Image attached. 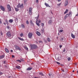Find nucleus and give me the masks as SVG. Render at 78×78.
Listing matches in <instances>:
<instances>
[{
	"instance_id": "nucleus-11",
	"label": "nucleus",
	"mask_w": 78,
	"mask_h": 78,
	"mask_svg": "<svg viewBox=\"0 0 78 78\" xmlns=\"http://www.w3.org/2000/svg\"><path fill=\"white\" fill-rule=\"evenodd\" d=\"M5 22H6V23H4V24L5 25H6V24H7V25H9V23H8V20H5Z\"/></svg>"
},
{
	"instance_id": "nucleus-61",
	"label": "nucleus",
	"mask_w": 78,
	"mask_h": 78,
	"mask_svg": "<svg viewBox=\"0 0 78 78\" xmlns=\"http://www.w3.org/2000/svg\"><path fill=\"white\" fill-rule=\"evenodd\" d=\"M58 36H59V35H60L59 33H58Z\"/></svg>"
},
{
	"instance_id": "nucleus-53",
	"label": "nucleus",
	"mask_w": 78,
	"mask_h": 78,
	"mask_svg": "<svg viewBox=\"0 0 78 78\" xmlns=\"http://www.w3.org/2000/svg\"><path fill=\"white\" fill-rule=\"evenodd\" d=\"M7 28H8V29H9V26H7Z\"/></svg>"
},
{
	"instance_id": "nucleus-49",
	"label": "nucleus",
	"mask_w": 78,
	"mask_h": 78,
	"mask_svg": "<svg viewBox=\"0 0 78 78\" xmlns=\"http://www.w3.org/2000/svg\"><path fill=\"white\" fill-rule=\"evenodd\" d=\"M5 67H6V68H7L8 67V65H5Z\"/></svg>"
},
{
	"instance_id": "nucleus-1",
	"label": "nucleus",
	"mask_w": 78,
	"mask_h": 78,
	"mask_svg": "<svg viewBox=\"0 0 78 78\" xmlns=\"http://www.w3.org/2000/svg\"><path fill=\"white\" fill-rule=\"evenodd\" d=\"M16 6L17 8H15V9L16 11L17 12L19 10V9L18 8H20V9H23V4H22L21 5H20V3H19L18 5H17Z\"/></svg>"
},
{
	"instance_id": "nucleus-37",
	"label": "nucleus",
	"mask_w": 78,
	"mask_h": 78,
	"mask_svg": "<svg viewBox=\"0 0 78 78\" xmlns=\"http://www.w3.org/2000/svg\"><path fill=\"white\" fill-rule=\"evenodd\" d=\"M3 63L5 64H7V63H6V61H4L3 62Z\"/></svg>"
},
{
	"instance_id": "nucleus-15",
	"label": "nucleus",
	"mask_w": 78,
	"mask_h": 78,
	"mask_svg": "<svg viewBox=\"0 0 78 78\" xmlns=\"http://www.w3.org/2000/svg\"><path fill=\"white\" fill-rule=\"evenodd\" d=\"M57 60H60L61 59V57L60 56H58V57H57Z\"/></svg>"
},
{
	"instance_id": "nucleus-44",
	"label": "nucleus",
	"mask_w": 78,
	"mask_h": 78,
	"mask_svg": "<svg viewBox=\"0 0 78 78\" xmlns=\"http://www.w3.org/2000/svg\"><path fill=\"white\" fill-rule=\"evenodd\" d=\"M30 23H32L33 22H32V20H30Z\"/></svg>"
},
{
	"instance_id": "nucleus-48",
	"label": "nucleus",
	"mask_w": 78,
	"mask_h": 78,
	"mask_svg": "<svg viewBox=\"0 0 78 78\" xmlns=\"http://www.w3.org/2000/svg\"><path fill=\"white\" fill-rule=\"evenodd\" d=\"M31 64H32V65H33V66H34V63H31Z\"/></svg>"
},
{
	"instance_id": "nucleus-20",
	"label": "nucleus",
	"mask_w": 78,
	"mask_h": 78,
	"mask_svg": "<svg viewBox=\"0 0 78 78\" xmlns=\"http://www.w3.org/2000/svg\"><path fill=\"white\" fill-rule=\"evenodd\" d=\"M9 21L10 23H12V22H13V20L12 19H10Z\"/></svg>"
},
{
	"instance_id": "nucleus-60",
	"label": "nucleus",
	"mask_w": 78,
	"mask_h": 78,
	"mask_svg": "<svg viewBox=\"0 0 78 78\" xmlns=\"http://www.w3.org/2000/svg\"><path fill=\"white\" fill-rule=\"evenodd\" d=\"M58 2H60L61 0H58Z\"/></svg>"
},
{
	"instance_id": "nucleus-12",
	"label": "nucleus",
	"mask_w": 78,
	"mask_h": 78,
	"mask_svg": "<svg viewBox=\"0 0 78 78\" xmlns=\"http://www.w3.org/2000/svg\"><path fill=\"white\" fill-rule=\"evenodd\" d=\"M52 22H53L52 20H49L48 22L49 25H51V24H52Z\"/></svg>"
},
{
	"instance_id": "nucleus-62",
	"label": "nucleus",
	"mask_w": 78,
	"mask_h": 78,
	"mask_svg": "<svg viewBox=\"0 0 78 78\" xmlns=\"http://www.w3.org/2000/svg\"><path fill=\"white\" fill-rule=\"evenodd\" d=\"M34 78H38V77H35Z\"/></svg>"
},
{
	"instance_id": "nucleus-6",
	"label": "nucleus",
	"mask_w": 78,
	"mask_h": 78,
	"mask_svg": "<svg viewBox=\"0 0 78 78\" xmlns=\"http://www.w3.org/2000/svg\"><path fill=\"white\" fill-rule=\"evenodd\" d=\"M6 35L8 37H10L11 36V32H8L6 34Z\"/></svg>"
},
{
	"instance_id": "nucleus-36",
	"label": "nucleus",
	"mask_w": 78,
	"mask_h": 78,
	"mask_svg": "<svg viewBox=\"0 0 78 78\" xmlns=\"http://www.w3.org/2000/svg\"><path fill=\"white\" fill-rule=\"evenodd\" d=\"M30 24H31V25H32V26H34V23H30Z\"/></svg>"
},
{
	"instance_id": "nucleus-32",
	"label": "nucleus",
	"mask_w": 78,
	"mask_h": 78,
	"mask_svg": "<svg viewBox=\"0 0 78 78\" xmlns=\"http://www.w3.org/2000/svg\"><path fill=\"white\" fill-rule=\"evenodd\" d=\"M64 37L62 38H61V41L62 42H63V40H64Z\"/></svg>"
},
{
	"instance_id": "nucleus-13",
	"label": "nucleus",
	"mask_w": 78,
	"mask_h": 78,
	"mask_svg": "<svg viewBox=\"0 0 78 78\" xmlns=\"http://www.w3.org/2000/svg\"><path fill=\"white\" fill-rule=\"evenodd\" d=\"M5 57V55H0V59H3V58Z\"/></svg>"
},
{
	"instance_id": "nucleus-45",
	"label": "nucleus",
	"mask_w": 78,
	"mask_h": 78,
	"mask_svg": "<svg viewBox=\"0 0 78 78\" xmlns=\"http://www.w3.org/2000/svg\"><path fill=\"white\" fill-rule=\"evenodd\" d=\"M36 2L37 3H38L39 2V1H38V0H36Z\"/></svg>"
},
{
	"instance_id": "nucleus-50",
	"label": "nucleus",
	"mask_w": 78,
	"mask_h": 78,
	"mask_svg": "<svg viewBox=\"0 0 78 78\" xmlns=\"http://www.w3.org/2000/svg\"><path fill=\"white\" fill-rule=\"evenodd\" d=\"M1 33V35H3V33H2V32L1 31L0 32Z\"/></svg>"
},
{
	"instance_id": "nucleus-30",
	"label": "nucleus",
	"mask_w": 78,
	"mask_h": 78,
	"mask_svg": "<svg viewBox=\"0 0 78 78\" xmlns=\"http://www.w3.org/2000/svg\"><path fill=\"white\" fill-rule=\"evenodd\" d=\"M16 62H22V61L20 60H16Z\"/></svg>"
},
{
	"instance_id": "nucleus-54",
	"label": "nucleus",
	"mask_w": 78,
	"mask_h": 78,
	"mask_svg": "<svg viewBox=\"0 0 78 78\" xmlns=\"http://www.w3.org/2000/svg\"><path fill=\"white\" fill-rule=\"evenodd\" d=\"M0 75H2L3 74V73L2 72H0Z\"/></svg>"
},
{
	"instance_id": "nucleus-19",
	"label": "nucleus",
	"mask_w": 78,
	"mask_h": 78,
	"mask_svg": "<svg viewBox=\"0 0 78 78\" xmlns=\"http://www.w3.org/2000/svg\"><path fill=\"white\" fill-rule=\"evenodd\" d=\"M5 51H6V52H7V53H9V50H8V49L7 48H5Z\"/></svg>"
},
{
	"instance_id": "nucleus-39",
	"label": "nucleus",
	"mask_w": 78,
	"mask_h": 78,
	"mask_svg": "<svg viewBox=\"0 0 78 78\" xmlns=\"http://www.w3.org/2000/svg\"><path fill=\"white\" fill-rule=\"evenodd\" d=\"M41 25L42 27H44V23H41Z\"/></svg>"
},
{
	"instance_id": "nucleus-24",
	"label": "nucleus",
	"mask_w": 78,
	"mask_h": 78,
	"mask_svg": "<svg viewBox=\"0 0 78 78\" xmlns=\"http://www.w3.org/2000/svg\"><path fill=\"white\" fill-rule=\"evenodd\" d=\"M18 38L20 39V41H24V40L23 38H20L19 37H18Z\"/></svg>"
},
{
	"instance_id": "nucleus-21",
	"label": "nucleus",
	"mask_w": 78,
	"mask_h": 78,
	"mask_svg": "<svg viewBox=\"0 0 78 78\" xmlns=\"http://www.w3.org/2000/svg\"><path fill=\"white\" fill-rule=\"evenodd\" d=\"M68 11H69V10L66 9L65 12H64V14H66V13H67Z\"/></svg>"
},
{
	"instance_id": "nucleus-4",
	"label": "nucleus",
	"mask_w": 78,
	"mask_h": 78,
	"mask_svg": "<svg viewBox=\"0 0 78 78\" xmlns=\"http://www.w3.org/2000/svg\"><path fill=\"white\" fill-rule=\"evenodd\" d=\"M71 14H72V12H69V13L67 14L64 18V19L66 20V18H67L69 16H70Z\"/></svg>"
},
{
	"instance_id": "nucleus-64",
	"label": "nucleus",
	"mask_w": 78,
	"mask_h": 78,
	"mask_svg": "<svg viewBox=\"0 0 78 78\" xmlns=\"http://www.w3.org/2000/svg\"><path fill=\"white\" fill-rule=\"evenodd\" d=\"M75 72V71H74V70L73 71V72Z\"/></svg>"
},
{
	"instance_id": "nucleus-23",
	"label": "nucleus",
	"mask_w": 78,
	"mask_h": 78,
	"mask_svg": "<svg viewBox=\"0 0 78 78\" xmlns=\"http://www.w3.org/2000/svg\"><path fill=\"white\" fill-rule=\"evenodd\" d=\"M31 69H32V68L29 67L27 69V70H31Z\"/></svg>"
},
{
	"instance_id": "nucleus-55",
	"label": "nucleus",
	"mask_w": 78,
	"mask_h": 78,
	"mask_svg": "<svg viewBox=\"0 0 78 78\" xmlns=\"http://www.w3.org/2000/svg\"><path fill=\"white\" fill-rule=\"evenodd\" d=\"M44 42L46 43L47 42V41L46 40H44Z\"/></svg>"
},
{
	"instance_id": "nucleus-43",
	"label": "nucleus",
	"mask_w": 78,
	"mask_h": 78,
	"mask_svg": "<svg viewBox=\"0 0 78 78\" xmlns=\"http://www.w3.org/2000/svg\"><path fill=\"white\" fill-rule=\"evenodd\" d=\"M39 43H41L42 44V41H39Z\"/></svg>"
},
{
	"instance_id": "nucleus-22",
	"label": "nucleus",
	"mask_w": 78,
	"mask_h": 78,
	"mask_svg": "<svg viewBox=\"0 0 78 78\" xmlns=\"http://www.w3.org/2000/svg\"><path fill=\"white\" fill-rule=\"evenodd\" d=\"M45 5L47 7L48 6V7H50V6H49V5L47 3H45Z\"/></svg>"
},
{
	"instance_id": "nucleus-33",
	"label": "nucleus",
	"mask_w": 78,
	"mask_h": 78,
	"mask_svg": "<svg viewBox=\"0 0 78 78\" xmlns=\"http://www.w3.org/2000/svg\"><path fill=\"white\" fill-rule=\"evenodd\" d=\"M41 31L42 33H44V29H43V30H41Z\"/></svg>"
},
{
	"instance_id": "nucleus-42",
	"label": "nucleus",
	"mask_w": 78,
	"mask_h": 78,
	"mask_svg": "<svg viewBox=\"0 0 78 78\" xmlns=\"http://www.w3.org/2000/svg\"><path fill=\"white\" fill-rule=\"evenodd\" d=\"M20 36H21V37H22V36H23V34H20Z\"/></svg>"
},
{
	"instance_id": "nucleus-27",
	"label": "nucleus",
	"mask_w": 78,
	"mask_h": 78,
	"mask_svg": "<svg viewBox=\"0 0 78 78\" xmlns=\"http://www.w3.org/2000/svg\"><path fill=\"white\" fill-rule=\"evenodd\" d=\"M29 11H32V8L30 7Z\"/></svg>"
},
{
	"instance_id": "nucleus-63",
	"label": "nucleus",
	"mask_w": 78,
	"mask_h": 78,
	"mask_svg": "<svg viewBox=\"0 0 78 78\" xmlns=\"http://www.w3.org/2000/svg\"><path fill=\"white\" fill-rule=\"evenodd\" d=\"M75 65L76 66V65H77V64H76V63L75 64Z\"/></svg>"
},
{
	"instance_id": "nucleus-40",
	"label": "nucleus",
	"mask_w": 78,
	"mask_h": 78,
	"mask_svg": "<svg viewBox=\"0 0 78 78\" xmlns=\"http://www.w3.org/2000/svg\"><path fill=\"white\" fill-rule=\"evenodd\" d=\"M56 62L58 64H59V65H60V64H61V63H60L58 62Z\"/></svg>"
},
{
	"instance_id": "nucleus-25",
	"label": "nucleus",
	"mask_w": 78,
	"mask_h": 78,
	"mask_svg": "<svg viewBox=\"0 0 78 78\" xmlns=\"http://www.w3.org/2000/svg\"><path fill=\"white\" fill-rule=\"evenodd\" d=\"M29 13L30 15H31L32 14V11H29Z\"/></svg>"
},
{
	"instance_id": "nucleus-47",
	"label": "nucleus",
	"mask_w": 78,
	"mask_h": 78,
	"mask_svg": "<svg viewBox=\"0 0 78 78\" xmlns=\"http://www.w3.org/2000/svg\"><path fill=\"white\" fill-rule=\"evenodd\" d=\"M60 66H64V65L63 64H60Z\"/></svg>"
},
{
	"instance_id": "nucleus-8",
	"label": "nucleus",
	"mask_w": 78,
	"mask_h": 78,
	"mask_svg": "<svg viewBox=\"0 0 78 78\" xmlns=\"http://www.w3.org/2000/svg\"><path fill=\"white\" fill-rule=\"evenodd\" d=\"M39 15H38L37 18L36 19V24L37 25V26H38V27H40V26L39 25V23L38 22H37V21H38L37 19H38V17H39Z\"/></svg>"
},
{
	"instance_id": "nucleus-52",
	"label": "nucleus",
	"mask_w": 78,
	"mask_h": 78,
	"mask_svg": "<svg viewBox=\"0 0 78 78\" xmlns=\"http://www.w3.org/2000/svg\"><path fill=\"white\" fill-rule=\"evenodd\" d=\"M41 22V20H39H39H38V21H37V22L39 23H40Z\"/></svg>"
},
{
	"instance_id": "nucleus-17",
	"label": "nucleus",
	"mask_w": 78,
	"mask_h": 78,
	"mask_svg": "<svg viewBox=\"0 0 78 78\" xmlns=\"http://www.w3.org/2000/svg\"><path fill=\"white\" fill-rule=\"evenodd\" d=\"M36 34L38 36H41V33L38 31H37Z\"/></svg>"
},
{
	"instance_id": "nucleus-3",
	"label": "nucleus",
	"mask_w": 78,
	"mask_h": 78,
	"mask_svg": "<svg viewBox=\"0 0 78 78\" xmlns=\"http://www.w3.org/2000/svg\"><path fill=\"white\" fill-rule=\"evenodd\" d=\"M7 8L8 9V12L11 11V8L9 5L8 4L7 5Z\"/></svg>"
},
{
	"instance_id": "nucleus-58",
	"label": "nucleus",
	"mask_w": 78,
	"mask_h": 78,
	"mask_svg": "<svg viewBox=\"0 0 78 78\" xmlns=\"http://www.w3.org/2000/svg\"><path fill=\"white\" fill-rule=\"evenodd\" d=\"M11 52H13V51L12 50H11Z\"/></svg>"
},
{
	"instance_id": "nucleus-16",
	"label": "nucleus",
	"mask_w": 78,
	"mask_h": 78,
	"mask_svg": "<svg viewBox=\"0 0 78 78\" xmlns=\"http://www.w3.org/2000/svg\"><path fill=\"white\" fill-rule=\"evenodd\" d=\"M24 5H27V0H23Z\"/></svg>"
},
{
	"instance_id": "nucleus-18",
	"label": "nucleus",
	"mask_w": 78,
	"mask_h": 78,
	"mask_svg": "<svg viewBox=\"0 0 78 78\" xmlns=\"http://www.w3.org/2000/svg\"><path fill=\"white\" fill-rule=\"evenodd\" d=\"M71 36H72V37H73V39L75 38V36L72 33H71Z\"/></svg>"
},
{
	"instance_id": "nucleus-34",
	"label": "nucleus",
	"mask_w": 78,
	"mask_h": 78,
	"mask_svg": "<svg viewBox=\"0 0 78 78\" xmlns=\"http://www.w3.org/2000/svg\"><path fill=\"white\" fill-rule=\"evenodd\" d=\"M70 59H71L69 57L68 58V60L69 61H70Z\"/></svg>"
},
{
	"instance_id": "nucleus-59",
	"label": "nucleus",
	"mask_w": 78,
	"mask_h": 78,
	"mask_svg": "<svg viewBox=\"0 0 78 78\" xmlns=\"http://www.w3.org/2000/svg\"><path fill=\"white\" fill-rule=\"evenodd\" d=\"M62 72H64V69H62Z\"/></svg>"
},
{
	"instance_id": "nucleus-5",
	"label": "nucleus",
	"mask_w": 78,
	"mask_h": 78,
	"mask_svg": "<svg viewBox=\"0 0 78 78\" xmlns=\"http://www.w3.org/2000/svg\"><path fill=\"white\" fill-rule=\"evenodd\" d=\"M16 50H19V51H22V49H21V48H20L19 47V46H16Z\"/></svg>"
},
{
	"instance_id": "nucleus-35",
	"label": "nucleus",
	"mask_w": 78,
	"mask_h": 78,
	"mask_svg": "<svg viewBox=\"0 0 78 78\" xmlns=\"http://www.w3.org/2000/svg\"><path fill=\"white\" fill-rule=\"evenodd\" d=\"M26 23L27 25H28V24H29V22H28V20L26 21Z\"/></svg>"
},
{
	"instance_id": "nucleus-26",
	"label": "nucleus",
	"mask_w": 78,
	"mask_h": 78,
	"mask_svg": "<svg viewBox=\"0 0 78 78\" xmlns=\"http://www.w3.org/2000/svg\"><path fill=\"white\" fill-rule=\"evenodd\" d=\"M47 40H48V42H50L51 41V40H50V38L49 37H48Z\"/></svg>"
},
{
	"instance_id": "nucleus-31",
	"label": "nucleus",
	"mask_w": 78,
	"mask_h": 78,
	"mask_svg": "<svg viewBox=\"0 0 78 78\" xmlns=\"http://www.w3.org/2000/svg\"><path fill=\"white\" fill-rule=\"evenodd\" d=\"M21 26L23 28H25V26L23 25V24H22L21 25Z\"/></svg>"
},
{
	"instance_id": "nucleus-38",
	"label": "nucleus",
	"mask_w": 78,
	"mask_h": 78,
	"mask_svg": "<svg viewBox=\"0 0 78 78\" xmlns=\"http://www.w3.org/2000/svg\"><path fill=\"white\" fill-rule=\"evenodd\" d=\"M63 32V30H61L59 31V33H62Z\"/></svg>"
},
{
	"instance_id": "nucleus-14",
	"label": "nucleus",
	"mask_w": 78,
	"mask_h": 78,
	"mask_svg": "<svg viewBox=\"0 0 78 78\" xmlns=\"http://www.w3.org/2000/svg\"><path fill=\"white\" fill-rule=\"evenodd\" d=\"M16 68L17 69H20V66H16Z\"/></svg>"
},
{
	"instance_id": "nucleus-2",
	"label": "nucleus",
	"mask_w": 78,
	"mask_h": 78,
	"mask_svg": "<svg viewBox=\"0 0 78 78\" xmlns=\"http://www.w3.org/2000/svg\"><path fill=\"white\" fill-rule=\"evenodd\" d=\"M30 48L32 50L36 49L37 48V45L35 44H30Z\"/></svg>"
},
{
	"instance_id": "nucleus-56",
	"label": "nucleus",
	"mask_w": 78,
	"mask_h": 78,
	"mask_svg": "<svg viewBox=\"0 0 78 78\" xmlns=\"http://www.w3.org/2000/svg\"><path fill=\"white\" fill-rule=\"evenodd\" d=\"M14 55H12V58H14Z\"/></svg>"
},
{
	"instance_id": "nucleus-7",
	"label": "nucleus",
	"mask_w": 78,
	"mask_h": 78,
	"mask_svg": "<svg viewBox=\"0 0 78 78\" xmlns=\"http://www.w3.org/2000/svg\"><path fill=\"white\" fill-rule=\"evenodd\" d=\"M0 8H1V9L3 11H5V7L2 5L0 6Z\"/></svg>"
},
{
	"instance_id": "nucleus-46",
	"label": "nucleus",
	"mask_w": 78,
	"mask_h": 78,
	"mask_svg": "<svg viewBox=\"0 0 78 78\" xmlns=\"http://www.w3.org/2000/svg\"><path fill=\"white\" fill-rule=\"evenodd\" d=\"M62 47V45H60L59 46V47L60 48H61V47Z\"/></svg>"
},
{
	"instance_id": "nucleus-9",
	"label": "nucleus",
	"mask_w": 78,
	"mask_h": 78,
	"mask_svg": "<svg viewBox=\"0 0 78 78\" xmlns=\"http://www.w3.org/2000/svg\"><path fill=\"white\" fill-rule=\"evenodd\" d=\"M28 36L29 38H31V37H32V36H33V34H32V33H29Z\"/></svg>"
},
{
	"instance_id": "nucleus-57",
	"label": "nucleus",
	"mask_w": 78,
	"mask_h": 78,
	"mask_svg": "<svg viewBox=\"0 0 78 78\" xmlns=\"http://www.w3.org/2000/svg\"><path fill=\"white\" fill-rule=\"evenodd\" d=\"M49 76H51V74H50V73H49Z\"/></svg>"
},
{
	"instance_id": "nucleus-41",
	"label": "nucleus",
	"mask_w": 78,
	"mask_h": 78,
	"mask_svg": "<svg viewBox=\"0 0 78 78\" xmlns=\"http://www.w3.org/2000/svg\"><path fill=\"white\" fill-rule=\"evenodd\" d=\"M61 5V3H60L58 4H57V6H60V5Z\"/></svg>"
},
{
	"instance_id": "nucleus-29",
	"label": "nucleus",
	"mask_w": 78,
	"mask_h": 78,
	"mask_svg": "<svg viewBox=\"0 0 78 78\" xmlns=\"http://www.w3.org/2000/svg\"><path fill=\"white\" fill-rule=\"evenodd\" d=\"M25 49L27 50V51L28 50V48H27V47H25Z\"/></svg>"
},
{
	"instance_id": "nucleus-10",
	"label": "nucleus",
	"mask_w": 78,
	"mask_h": 78,
	"mask_svg": "<svg viewBox=\"0 0 78 78\" xmlns=\"http://www.w3.org/2000/svg\"><path fill=\"white\" fill-rule=\"evenodd\" d=\"M69 3L68 0H66L65 2V6H66Z\"/></svg>"
},
{
	"instance_id": "nucleus-51",
	"label": "nucleus",
	"mask_w": 78,
	"mask_h": 78,
	"mask_svg": "<svg viewBox=\"0 0 78 78\" xmlns=\"http://www.w3.org/2000/svg\"><path fill=\"white\" fill-rule=\"evenodd\" d=\"M66 51V49H64V50H63V52H65Z\"/></svg>"
},
{
	"instance_id": "nucleus-28",
	"label": "nucleus",
	"mask_w": 78,
	"mask_h": 78,
	"mask_svg": "<svg viewBox=\"0 0 78 78\" xmlns=\"http://www.w3.org/2000/svg\"><path fill=\"white\" fill-rule=\"evenodd\" d=\"M39 75H41V76H44V74H43L42 73H39Z\"/></svg>"
}]
</instances>
